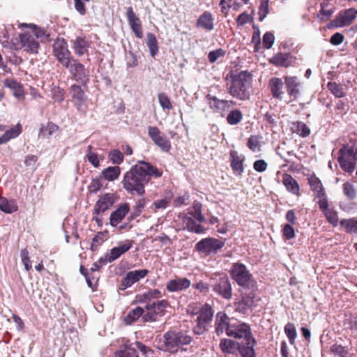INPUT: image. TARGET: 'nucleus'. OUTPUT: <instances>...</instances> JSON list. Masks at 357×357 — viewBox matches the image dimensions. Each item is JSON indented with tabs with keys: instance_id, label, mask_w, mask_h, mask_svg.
Instances as JSON below:
<instances>
[{
	"instance_id": "55",
	"label": "nucleus",
	"mask_w": 357,
	"mask_h": 357,
	"mask_svg": "<svg viewBox=\"0 0 357 357\" xmlns=\"http://www.w3.org/2000/svg\"><path fill=\"white\" fill-rule=\"evenodd\" d=\"M331 352L340 357H347L349 355L348 349L341 344H334L331 347Z\"/></svg>"
},
{
	"instance_id": "3",
	"label": "nucleus",
	"mask_w": 357,
	"mask_h": 357,
	"mask_svg": "<svg viewBox=\"0 0 357 357\" xmlns=\"http://www.w3.org/2000/svg\"><path fill=\"white\" fill-rule=\"evenodd\" d=\"M228 93L234 98L245 101L250 99V89L252 86V75L248 70L231 75Z\"/></svg>"
},
{
	"instance_id": "22",
	"label": "nucleus",
	"mask_w": 357,
	"mask_h": 357,
	"mask_svg": "<svg viewBox=\"0 0 357 357\" xmlns=\"http://www.w3.org/2000/svg\"><path fill=\"white\" fill-rule=\"evenodd\" d=\"M21 47L27 53L37 54L40 47L39 43L34 36L30 33H21L19 36Z\"/></svg>"
},
{
	"instance_id": "29",
	"label": "nucleus",
	"mask_w": 357,
	"mask_h": 357,
	"mask_svg": "<svg viewBox=\"0 0 357 357\" xmlns=\"http://www.w3.org/2000/svg\"><path fill=\"white\" fill-rule=\"evenodd\" d=\"M196 26L201 28L206 31H211L214 29V18L212 13L209 11H204L199 15L197 22Z\"/></svg>"
},
{
	"instance_id": "53",
	"label": "nucleus",
	"mask_w": 357,
	"mask_h": 357,
	"mask_svg": "<svg viewBox=\"0 0 357 357\" xmlns=\"http://www.w3.org/2000/svg\"><path fill=\"white\" fill-rule=\"evenodd\" d=\"M93 147L91 145H89L86 149V158H87L88 161L96 168L100 167V160L98 158V155L92 151Z\"/></svg>"
},
{
	"instance_id": "33",
	"label": "nucleus",
	"mask_w": 357,
	"mask_h": 357,
	"mask_svg": "<svg viewBox=\"0 0 357 357\" xmlns=\"http://www.w3.org/2000/svg\"><path fill=\"white\" fill-rule=\"evenodd\" d=\"M3 85L13 91V96L17 98H24L23 85L16 79L6 78L3 80Z\"/></svg>"
},
{
	"instance_id": "57",
	"label": "nucleus",
	"mask_w": 357,
	"mask_h": 357,
	"mask_svg": "<svg viewBox=\"0 0 357 357\" xmlns=\"http://www.w3.org/2000/svg\"><path fill=\"white\" fill-rule=\"evenodd\" d=\"M135 344L137 349L141 352V354L145 357H148L149 356H152L154 354L155 351L151 347L145 345L142 342L136 341Z\"/></svg>"
},
{
	"instance_id": "24",
	"label": "nucleus",
	"mask_w": 357,
	"mask_h": 357,
	"mask_svg": "<svg viewBox=\"0 0 357 357\" xmlns=\"http://www.w3.org/2000/svg\"><path fill=\"white\" fill-rule=\"evenodd\" d=\"M191 285V282L187 278L175 276L166 283V289L171 293L185 291Z\"/></svg>"
},
{
	"instance_id": "63",
	"label": "nucleus",
	"mask_w": 357,
	"mask_h": 357,
	"mask_svg": "<svg viewBox=\"0 0 357 357\" xmlns=\"http://www.w3.org/2000/svg\"><path fill=\"white\" fill-rule=\"evenodd\" d=\"M22 131V126L20 123H17L16 126L11 128L10 130H6L4 133L8 134L7 137H9V139L15 138L20 135V134Z\"/></svg>"
},
{
	"instance_id": "60",
	"label": "nucleus",
	"mask_w": 357,
	"mask_h": 357,
	"mask_svg": "<svg viewBox=\"0 0 357 357\" xmlns=\"http://www.w3.org/2000/svg\"><path fill=\"white\" fill-rule=\"evenodd\" d=\"M248 147L252 151H257L260 150V144L259 137L257 135H251L247 142Z\"/></svg>"
},
{
	"instance_id": "27",
	"label": "nucleus",
	"mask_w": 357,
	"mask_h": 357,
	"mask_svg": "<svg viewBox=\"0 0 357 357\" xmlns=\"http://www.w3.org/2000/svg\"><path fill=\"white\" fill-rule=\"evenodd\" d=\"M134 241L132 240H126L124 243L119 245L111 249L110 253L107 255V261L111 263L122 255L128 252L133 245Z\"/></svg>"
},
{
	"instance_id": "30",
	"label": "nucleus",
	"mask_w": 357,
	"mask_h": 357,
	"mask_svg": "<svg viewBox=\"0 0 357 357\" xmlns=\"http://www.w3.org/2000/svg\"><path fill=\"white\" fill-rule=\"evenodd\" d=\"M292 56L290 53L279 52L269 59V62L277 67L287 68L291 65Z\"/></svg>"
},
{
	"instance_id": "32",
	"label": "nucleus",
	"mask_w": 357,
	"mask_h": 357,
	"mask_svg": "<svg viewBox=\"0 0 357 357\" xmlns=\"http://www.w3.org/2000/svg\"><path fill=\"white\" fill-rule=\"evenodd\" d=\"M219 346L220 350L224 354H238V342L234 340L228 338L222 339Z\"/></svg>"
},
{
	"instance_id": "46",
	"label": "nucleus",
	"mask_w": 357,
	"mask_h": 357,
	"mask_svg": "<svg viewBox=\"0 0 357 357\" xmlns=\"http://www.w3.org/2000/svg\"><path fill=\"white\" fill-rule=\"evenodd\" d=\"M107 237L108 232L107 231L98 232L92 238L90 249L92 251H96L98 248L107 238Z\"/></svg>"
},
{
	"instance_id": "21",
	"label": "nucleus",
	"mask_w": 357,
	"mask_h": 357,
	"mask_svg": "<svg viewBox=\"0 0 357 357\" xmlns=\"http://www.w3.org/2000/svg\"><path fill=\"white\" fill-rule=\"evenodd\" d=\"M245 157L239 154L237 151L231 150L229 152V162L231 170L234 175L241 177L244 172V162Z\"/></svg>"
},
{
	"instance_id": "7",
	"label": "nucleus",
	"mask_w": 357,
	"mask_h": 357,
	"mask_svg": "<svg viewBox=\"0 0 357 357\" xmlns=\"http://www.w3.org/2000/svg\"><path fill=\"white\" fill-rule=\"evenodd\" d=\"M338 162L342 170L352 172L357 160V149L354 146L344 144L339 150Z\"/></svg>"
},
{
	"instance_id": "25",
	"label": "nucleus",
	"mask_w": 357,
	"mask_h": 357,
	"mask_svg": "<svg viewBox=\"0 0 357 357\" xmlns=\"http://www.w3.org/2000/svg\"><path fill=\"white\" fill-rule=\"evenodd\" d=\"M289 101L296 100L300 93L301 84L295 76H286L284 77Z\"/></svg>"
},
{
	"instance_id": "28",
	"label": "nucleus",
	"mask_w": 357,
	"mask_h": 357,
	"mask_svg": "<svg viewBox=\"0 0 357 357\" xmlns=\"http://www.w3.org/2000/svg\"><path fill=\"white\" fill-rule=\"evenodd\" d=\"M319 205L328 222L333 227H337L339 222L337 212L328 204V202H319Z\"/></svg>"
},
{
	"instance_id": "2",
	"label": "nucleus",
	"mask_w": 357,
	"mask_h": 357,
	"mask_svg": "<svg viewBox=\"0 0 357 357\" xmlns=\"http://www.w3.org/2000/svg\"><path fill=\"white\" fill-rule=\"evenodd\" d=\"M187 312L192 318H194L196 323L192 329L195 335H201L208 331V326L212 321L214 313L210 304L193 303L188 306Z\"/></svg>"
},
{
	"instance_id": "1",
	"label": "nucleus",
	"mask_w": 357,
	"mask_h": 357,
	"mask_svg": "<svg viewBox=\"0 0 357 357\" xmlns=\"http://www.w3.org/2000/svg\"><path fill=\"white\" fill-rule=\"evenodd\" d=\"M162 171L148 162L139 160L123 176V187L132 195H143L145 192L144 186L151 177L160 178Z\"/></svg>"
},
{
	"instance_id": "59",
	"label": "nucleus",
	"mask_w": 357,
	"mask_h": 357,
	"mask_svg": "<svg viewBox=\"0 0 357 357\" xmlns=\"http://www.w3.org/2000/svg\"><path fill=\"white\" fill-rule=\"evenodd\" d=\"M268 3L269 0H260V6L258 12L259 21H263V20L268 14Z\"/></svg>"
},
{
	"instance_id": "8",
	"label": "nucleus",
	"mask_w": 357,
	"mask_h": 357,
	"mask_svg": "<svg viewBox=\"0 0 357 357\" xmlns=\"http://www.w3.org/2000/svg\"><path fill=\"white\" fill-rule=\"evenodd\" d=\"M250 289V292H241L240 299L234 303L236 312L246 314L248 310H252L257 306L261 299L255 293V289Z\"/></svg>"
},
{
	"instance_id": "64",
	"label": "nucleus",
	"mask_w": 357,
	"mask_h": 357,
	"mask_svg": "<svg viewBox=\"0 0 357 357\" xmlns=\"http://www.w3.org/2000/svg\"><path fill=\"white\" fill-rule=\"evenodd\" d=\"M252 20V17L246 12H243L241 13L236 18V24L238 26H243Z\"/></svg>"
},
{
	"instance_id": "5",
	"label": "nucleus",
	"mask_w": 357,
	"mask_h": 357,
	"mask_svg": "<svg viewBox=\"0 0 357 357\" xmlns=\"http://www.w3.org/2000/svg\"><path fill=\"white\" fill-rule=\"evenodd\" d=\"M231 278L244 289H256L257 282L245 264L234 263L230 270Z\"/></svg>"
},
{
	"instance_id": "16",
	"label": "nucleus",
	"mask_w": 357,
	"mask_h": 357,
	"mask_svg": "<svg viewBox=\"0 0 357 357\" xmlns=\"http://www.w3.org/2000/svg\"><path fill=\"white\" fill-rule=\"evenodd\" d=\"M149 273L147 269L134 270L128 272L121 279L119 289L123 291L144 278Z\"/></svg>"
},
{
	"instance_id": "14",
	"label": "nucleus",
	"mask_w": 357,
	"mask_h": 357,
	"mask_svg": "<svg viewBox=\"0 0 357 357\" xmlns=\"http://www.w3.org/2000/svg\"><path fill=\"white\" fill-rule=\"evenodd\" d=\"M212 287L213 291L222 298L230 300L232 298V287L227 275L216 279Z\"/></svg>"
},
{
	"instance_id": "35",
	"label": "nucleus",
	"mask_w": 357,
	"mask_h": 357,
	"mask_svg": "<svg viewBox=\"0 0 357 357\" xmlns=\"http://www.w3.org/2000/svg\"><path fill=\"white\" fill-rule=\"evenodd\" d=\"M121 174V168L119 166H110L102 170L100 178L108 181L116 180Z\"/></svg>"
},
{
	"instance_id": "50",
	"label": "nucleus",
	"mask_w": 357,
	"mask_h": 357,
	"mask_svg": "<svg viewBox=\"0 0 357 357\" xmlns=\"http://www.w3.org/2000/svg\"><path fill=\"white\" fill-rule=\"evenodd\" d=\"M108 158L112 164L119 166L123 162L124 155L119 149H112L108 153Z\"/></svg>"
},
{
	"instance_id": "61",
	"label": "nucleus",
	"mask_w": 357,
	"mask_h": 357,
	"mask_svg": "<svg viewBox=\"0 0 357 357\" xmlns=\"http://www.w3.org/2000/svg\"><path fill=\"white\" fill-rule=\"evenodd\" d=\"M0 209L6 213H12L17 211L18 206L15 202H0Z\"/></svg>"
},
{
	"instance_id": "4",
	"label": "nucleus",
	"mask_w": 357,
	"mask_h": 357,
	"mask_svg": "<svg viewBox=\"0 0 357 357\" xmlns=\"http://www.w3.org/2000/svg\"><path fill=\"white\" fill-rule=\"evenodd\" d=\"M192 337L182 331H168L163 335L164 350L171 354H178L187 351L184 346L189 345Z\"/></svg>"
},
{
	"instance_id": "47",
	"label": "nucleus",
	"mask_w": 357,
	"mask_h": 357,
	"mask_svg": "<svg viewBox=\"0 0 357 357\" xmlns=\"http://www.w3.org/2000/svg\"><path fill=\"white\" fill-rule=\"evenodd\" d=\"M188 214L190 215L199 222L205 221V218L202 213V204L199 202H197L192 207L188 208Z\"/></svg>"
},
{
	"instance_id": "56",
	"label": "nucleus",
	"mask_w": 357,
	"mask_h": 357,
	"mask_svg": "<svg viewBox=\"0 0 357 357\" xmlns=\"http://www.w3.org/2000/svg\"><path fill=\"white\" fill-rule=\"evenodd\" d=\"M20 257L22 262L24 266V268L26 271H29L32 268L31 261L29 256V251L27 248H23L20 251Z\"/></svg>"
},
{
	"instance_id": "39",
	"label": "nucleus",
	"mask_w": 357,
	"mask_h": 357,
	"mask_svg": "<svg viewBox=\"0 0 357 357\" xmlns=\"http://www.w3.org/2000/svg\"><path fill=\"white\" fill-rule=\"evenodd\" d=\"M206 98L210 109L213 112H218L220 110H225L224 100H220L209 93L206 96Z\"/></svg>"
},
{
	"instance_id": "19",
	"label": "nucleus",
	"mask_w": 357,
	"mask_h": 357,
	"mask_svg": "<svg viewBox=\"0 0 357 357\" xmlns=\"http://www.w3.org/2000/svg\"><path fill=\"white\" fill-rule=\"evenodd\" d=\"M234 318H229L225 312H219L216 314L215 321V330L217 335H220L224 333L228 336V332L230 331Z\"/></svg>"
},
{
	"instance_id": "23",
	"label": "nucleus",
	"mask_w": 357,
	"mask_h": 357,
	"mask_svg": "<svg viewBox=\"0 0 357 357\" xmlns=\"http://www.w3.org/2000/svg\"><path fill=\"white\" fill-rule=\"evenodd\" d=\"M126 17L128 22V24L134 33L135 36L137 38H142L144 36L142 24L140 19L137 16V15L133 11V9L131 6L128 7L126 8Z\"/></svg>"
},
{
	"instance_id": "10",
	"label": "nucleus",
	"mask_w": 357,
	"mask_h": 357,
	"mask_svg": "<svg viewBox=\"0 0 357 357\" xmlns=\"http://www.w3.org/2000/svg\"><path fill=\"white\" fill-rule=\"evenodd\" d=\"M225 242L222 239L208 237L197 242L195 245V249L200 253L209 255L211 253H216L225 246Z\"/></svg>"
},
{
	"instance_id": "11",
	"label": "nucleus",
	"mask_w": 357,
	"mask_h": 357,
	"mask_svg": "<svg viewBox=\"0 0 357 357\" xmlns=\"http://www.w3.org/2000/svg\"><path fill=\"white\" fill-rule=\"evenodd\" d=\"M53 54L63 66H68V61L72 58L67 42L64 38H57L53 43Z\"/></svg>"
},
{
	"instance_id": "12",
	"label": "nucleus",
	"mask_w": 357,
	"mask_h": 357,
	"mask_svg": "<svg viewBox=\"0 0 357 357\" xmlns=\"http://www.w3.org/2000/svg\"><path fill=\"white\" fill-rule=\"evenodd\" d=\"M253 335L251 326L246 322L234 319L228 336L234 339H246Z\"/></svg>"
},
{
	"instance_id": "58",
	"label": "nucleus",
	"mask_w": 357,
	"mask_h": 357,
	"mask_svg": "<svg viewBox=\"0 0 357 357\" xmlns=\"http://www.w3.org/2000/svg\"><path fill=\"white\" fill-rule=\"evenodd\" d=\"M158 101L163 109L170 110L172 109L171 101L165 93H160L158 94Z\"/></svg>"
},
{
	"instance_id": "44",
	"label": "nucleus",
	"mask_w": 357,
	"mask_h": 357,
	"mask_svg": "<svg viewBox=\"0 0 357 357\" xmlns=\"http://www.w3.org/2000/svg\"><path fill=\"white\" fill-rule=\"evenodd\" d=\"M340 225L344 228L347 234H357V219L353 218L349 219H342Z\"/></svg>"
},
{
	"instance_id": "9",
	"label": "nucleus",
	"mask_w": 357,
	"mask_h": 357,
	"mask_svg": "<svg viewBox=\"0 0 357 357\" xmlns=\"http://www.w3.org/2000/svg\"><path fill=\"white\" fill-rule=\"evenodd\" d=\"M69 70L73 79L85 86L89 81V72L78 59L72 58L64 66Z\"/></svg>"
},
{
	"instance_id": "45",
	"label": "nucleus",
	"mask_w": 357,
	"mask_h": 357,
	"mask_svg": "<svg viewBox=\"0 0 357 357\" xmlns=\"http://www.w3.org/2000/svg\"><path fill=\"white\" fill-rule=\"evenodd\" d=\"M292 124L294 128V132L297 133L299 136L307 137L310 135L311 130L304 122L297 121L293 122Z\"/></svg>"
},
{
	"instance_id": "42",
	"label": "nucleus",
	"mask_w": 357,
	"mask_h": 357,
	"mask_svg": "<svg viewBox=\"0 0 357 357\" xmlns=\"http://www.w3.org/2000/svg\"><path fill=\"white\" fill-rule=\"evenodd\" d=\"M144 310L145 307L143 308L139 306L130 310L125 317L126 323L127 324H131L132 323L136 321L139 319V317H143V315L145 314Z\"/></svg>"
},
{
	"instance_id": "51",
	"label": "nucleus",
	"mask_w": 357,
	"mask_h": 357,
	"mask_svg": "<svg viewBox=\"0 0 357 357\" xmlns=\"http://www.w3.org/2000/svg\"><path fill=\"white\" fill-rule=\"evenodd\" d=\"M327 88L336 98H342L345 96L344 89L340 84L329 82L327 84Z\"/></svg>"
},
{
	"instance_id": "18",
	"label": "nucleus",
	"mask_w": 357,
	"mask_h": 357,
	"mask_svg": "<svg viewBox=\"0 0 357 357\" xmlns=\"http://www.w3.org/2000/svg\"><path fill=\"white\" fill-rule=\"evenodd\" d=\"M257 341L254 335L238 342V354L239 357H256L255 347Z\"/></svg>"
},
{
	"instance_id": "17",
	"label": "nucleus",
	"mask_w": 357,
	"mask_h": 357,
	"mask_svg": "<svg viewBox=\"0 0 357 357\" xmlns=\"http://www.w3.org/2000/svg\"><path fill=\"white\" fill-rule=\"evenodd\" d=\"M307 183L310 190L312 191L314 199L318 201H327V196L325 188L321 180L315 175V174H309L307 175Z\"/></svg>"
},
{
	"instance_id": "40",
	"label": "nucleus",
	"mask_w": 357,
	"mask_h": 357,
	"mask_svg": "<svg viewBox=\"0 0 357 357\" xmlns=\"http://www.w3.org/2000/svg\"><path fill=\"white\" fill-rule=\"evenodd\" d=\"M115 357H139L132 344H125L123 349L115 352Z\"/></svg>"
},
{
	"instance_id": "48",
	"label": "nucleus",
	"mask_w": 357,
	"mask_h": 357,
	"mask_svg": "<svg viewBox=\"0 0 357 357\" xmlns=\"http://www.w3.org/2000/svg\"><path fill=\"white\" fill-rule=\"evenodd\" d=\"M243 116L241 111L237 109H232L227 114V122L231 126L237 125L242 121Z\"/></svg>"
},
{
	"instance_id": "49",
	"label": "nucleus",
	"mask_w": 357,
	"mask_h": 357,
	"mask_svg": "<svg viewBox=\"0 0 357 357\" xmlns=\"http://www.w3.org/2000/svg\"><path fill=\"white\" fill-rule=\"evenodd\" d=\"M103 188L102 179L98 176L96 178L91 179L89 185H88V194H97Z\"/></svg>"
},
{
	"instance_id": "34",
	"label": "nucleus",
	"mask_w": 357,
	"mask_h": 357,
	"mask_svg": "<svg viewBox=\"0 0 357 357\" xmlns=\"http://www.w3.org/2000/svg\"><path fill=\"white\" fill-rule=\"evenodd\" d=\"M282 183L288 192L297 196L300 195V186L291 175L284 173L282 175Z\"/></svg>"
},
{
	"instance_id": "43",
	"label": "nucleus",
	"mask_w": 357,
	"mask_h": 357,
	"mask_svg": "<svg viewBox=\"0 0 357 357\" xmlns=\"http://www.w3.org/2000/svg\"><path fill=\"white\" fill-rule=\"evenodd\" d=\"M146 37V45L149 49L150 54L152 57H154L159 51L158 40L155 36L152 33H148Z\"/></svg>"
},
{
	"instance_id": "15",
	"label": "nucleus",
	"mask_w": 357,
	"mask_h": 357,
	"mask_svg": "<svg viewBox=\"0 0 357 357\" xmlns=\"http://www.w3.org/2000/svg\"><path fill=\"white\" fill-rule=\"evenodd\" d=\"M357 10L349 8L340 12L336 17L331 20L328 25V28L343 27L350 25L356 19Z\"/></svg>"
},
{
	"instance_id": "31",
	"label": "nucleus",
	"mask_w": 357,
	"mask_h": 357,
	"mask_svg": "<svg viewBox=\"0 0 357 357\" xmlns=\"http://www.w3.org/2000/svg\"><path fill=\"white\" fill-rule=\"evenodd\" d=\"M130 211L128 204L125 203L121 205L115 211L112 213L109 218L110 225L113 227L117 226Z\"/></svg>"
},
{
	"instance_id": "20",
	"label": "nucleus",
	"mask_w": 357,
	"mask_h": 357,
	"mask_svg": "<svg viewBox=\"0 0 357 357\" xmlns=\"http://www.w3.org/2000/svg\"><path fill=\"white\" fill-rule=\"evenodd\" d=\"M69 90L76 108L79 111H84L86 107L87 96L81 86L74 84L70 87Z\"/></svg>"
},
{
	"instance_id": "37",
	"label": "nucleus",
	"mask_w": 357,
	"mask_h": 357,
	"mask_svg": "<svg viewBox=\"0 0 357 357\" xmlns=\"http://www.w3.org/2000/svg\"><path fill=\"white\" fill-rule=\"evenodd\" d=\"M60 128L59 126L52 121H48L47 124H41L39 129L38 137L43 138H49L53 134L58 132Z\"/></svg>"
},
{
	"instance_id": "26",
	"label": "nucleus",
	"mask_w": 357,
	"mask_h": 357,
	"mask_svg": "<svg viewBox=\"0 0 357 357\" xmlns=\"http://www.w3.org/2000/svg\"><path fill=\"white\" fill-rule=\"evenodd\" d=\"M284 82L279 77H272L269 80L268 86L271 92L272 96L279 100L283 99L284 94Z\"/></svg>"
},
{
	"instance_id": "41",
	"label": "nucleus",
	"mask_w": 357,
	"mask_h": 357,
	"mask_svg": "<svg viewBox=\"0 0 357 357\" xmlns=\"http://www.w3.org/2000/svg\"><path fill=\"white\" fill-rule=\"evenodd\" d=\"M328 6L329 4L326 3H321L320 4L321 9L317 15V17L321 22H326L329 20L335 11V8L333 7L328 8Z\"/></svg>"
},
{
	"instance_id": "54",
	"label": "nucleus",
	"mask_w": 357,
	"mask_h": 357,
	"mask_svg": "<svg viewBox=\"0 0 357 357\" xmlns=\"http://www.w3.org/2000/svg\"><path fill=\"white\" fill-rule=\"evenodd\" d=\"M51 97L54 101L61 102L65 98L64 89L59 86H53L51 89Z\"/></svg>"
},
{
	"instance_id": "13",
	"label": "nucleus",
	"mask_w": 357,
	"mask_h": 357,
	"mask_svg": "<svg viewBox=\"0 0 357 357\" xmlns=\"http://www.w3.org/2000/svg\"><path fill=\"white\" fill-rule=\"evenodd\" d=\"M148 135L162 151L168 153L170 151L172 148L170 140L157 126H149Z\"/></svg>"
},
{
	"instance_id": "38",
	"label": "nucleus",
	"mask_w": 357,
	"mask_h": 357,
	"mask_svg": "<svg viewBox=\"0 0 357 357\" xmlns=\"http://www.w3.org/2000/svg\"><path fill=\"white\" fill-rule=\"evenodd\" d=\"M89 47V43L86 38L83 37H77L75 40L73 41V50L75 53L81 56L84 54L87 51Z\"/></svg>"
},
{
	"instance_id": "52",
	"label": "nucleus",
	"mask_w": 357,
	"mask_h": 357,
	"mask_svg": "<svg viewBox=\"0 0 357 357\" xmlns=\"http://www.w3.org/2000/svg\"><path fill=\"white\" fill-rule=\"evenodd\" d=\"M284 333L289 339L291 344H295V340L297 337L296 327L293 323L288 322L284 328Z\"/></svg>"
},
{
	"instance_id": "6",
	"label": "nucleus",
	"mask_w": 357,
	"mask_h": 357,
	"mask_svg": "<svg viewBox=\"0 0 357 357\" xmlns=\"http://www.w3.org/2000/svg\"><path fill=\"white\" fill-rule=\"evenodd\" d=\"M171 307L170 302L167 299L158 300L145 305L146 312L142 317L144 322H156L160 320Z\"/></svg>"
},
{
	"instance_id": "62",
	"label": "nucleus",
	"mask_w": 357,
	"mask_h": 357,
	"mask_svg": "<svg viewBox=\"0 0 357 357\" xmlns=\"http://www.w3.org/2000/svg\"><path fill=\"white\" fill-rule=\"evenodd\" d=\"M225 54V51L222 48L211 51L208 54V59L211 63H215L220 57Z\"/></svg>"
},
{
	"instance_id": "36",
	"label": "nucleus",
	"mask_w": 357,
	"mask_h": 357,
	"mask_svg": "<svg viewBox=\"0 0 357 357\" xmlns=\"http://www.w3.org/2000/svg\"><path fill=\"white\" fill-rule=\"evenodd\" d=\"M183 223L185 225L184 228L190 232L196 234H203L205 232V228L196 222L192 217L185 215L183 218Z\"/></svg>"
}]
</instances>
